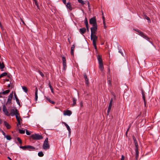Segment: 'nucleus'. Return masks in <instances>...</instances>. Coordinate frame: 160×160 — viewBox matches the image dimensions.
Segmentation results:
<instances>
[{"label":"nucleus","instance_id":"obj_53","mask_svg":"<svg viewBox=\"0 0 160 160\" xmlns=\"http://www.w3.org/2000/svg\"><path fill=\"white\" fill-rule=\"evenodd\" d=\"M17 121H20V120H22V119L20 117L19 118H18L17 119Z\"/></svg>","mask_w":160,"mask_h":160},{"label":"nucleus","instance_id":"obj_15","mask_svg":"<svg viewBox=\"0 0 160 160\" xmlns=\"http://www.w3.org/2000/svg\"><path fill=\"white\" fill-rule=\"evenodd\" d=\"M97 59L98 60L99 64L102 63L103 62L102 59L101 55H98L97 56Z\"/></svg>","mask_w":160,"mask_h":160},{"label":"nucleus","instance_id":"obj_45","mask_svg":"<svg viewBox=\"0 0 160 160\" xmlns=\"http://www.w3.org/2000/svg\"><path fill=\"white\" fill-rule=\"evenodd\" d=\"M16 112L17 113V114L15 115V116H16V118L17 119V118H19L18 116L19 115V112Z\"/></svg>","mask_w":160,"mask_h":160},{"label":"nucleus","instance_id":"obj_25","mask_svg":"<svg viewBox=\"0 0 160 160\" xmlns=\"http://www.w3.org/2000/svg\"><path fill=\"white\" fill-rule=\"evenodd\" d=\"M99 64V68L101 71H102L103 70L104 67L103 66V64L102 63Z\"/></svg>","mask_w":160,"mask_h":160},{"label":"nucleus","instance_id":"obj_26","mask_svg":"<svg viewBox=\"0 0 160 160\" xmlns=\"http://www.w3.org/2000/svg\"><path fill=\"white\" fill-rule=\"evenodd\" d=\"M72 100H73V103H72V106H74L76 104V102H77V100L74 98H72Z\"/></svg>","mask_w":160,"mask_h":160},{"label":"nucleus","instance_id":"obj_11","mask_svg":"<svg viewBox=\"0 0 160 160\" xmlns=\"http://www.w3.org/2000/svg\"><path fill=\"white\" fill-rule=\"evenodd\" d=\"M26 149H28L29 151L35 150V148L32 146L30 145H26Z\"/></svg>","mask_w":160,"mask_h":160},{"label":"nucleus","instance_id":"obj_5","mask_svg":"<svg viewBox=\"0 0 160 160\" xmlns=\"http://www.w3.org/2000/svg\"><path fill=\"white\" fill-rule=\"evenodd\" d=\"M98 26H95L94 25V26H92L90 28L91 31V35L92 34H95L96 32L97 31V29H98Z\"/></svg>","mask_w":160,"mask_h":160},{"label":"nucleus","instance_id":"obj_48","mask_svg":"<svg viewBox=\"0 0 160 160\" xmlns=\"http://www.w3.org/2000/svg\"><path fill=\"white\" fill-rule=\"evenodd\" d=\"M13 92H12V93H11L10 95H9L8 97L12 98V96H13Z\"/></svg>","mask_w":160,"mask_h":160},{"label":"nucleus","instance_id":"obj_2","mask_svg":"<svg viewBox=\"0 0 160 160\" xmlns=\"http://www.w3.org/2000/svg\"><path fill=\"white\" fill-rule=\"evenodd\" d=\"M42 148L44 150H47L50 148V146L48 144V138H46L43 143Z\"/></svg>","mask_w":160,"mask_h":160},{"label":"nucleus","instance_id":"obj_56","mask_svg":"<svg viewBox=\"0 0 160 160\" xmlns=\"http://www.w3.org/2000/svg\"><path fill=\"white\" fill-rule=\"evenodd\" d=\"M132 138H133V141L135 140H136V138H135V137H134V135H133L132 136Z\"/></svg>","mask_w":160,"mask_h":160},{"label":"nucleus","instance_id":"obj_28","mask_svg":"<svg viewBox=\"0 0 160 160\" xmlns=\"http://www.w3.org/2000/svg\"><path fill=\"white\" fill-rule=\"evenodd\" d=\"M144 17L145 19L148 20V22L149 23L151 22V20L149 17H148L146 15H145Z\"/></svg>","mask_w":160,"mask_h":160},{"label":"nucleus","instance_id":"obj_21","mask_svg":"<svg viewBox=\"0 0 160 160\" xmlns=\"http://www.w3.org/2000/svg\"><path fill=\"white\" fill-rule=\"evenodd\" d=\"M112 79L110 78H108V83L109 85V86L111 87L112 86V84L111 83Z\"/></svg>","mask_w":160,"mask_h":160},{"label":"nucleus","instance_id":"obj_4","mask_svg":"<svg viewBox=\"0 0 160 160\" xmlns=\"http://www.w3.org/2000/svg\"><path fill=\"white\" fill-rule=\"evenodd\" d=\"M89 23L92 25V26H97V20L95 17H93L89 20Z\"/></svg>","mask_w":160,"mask_h":160},{"label":"nucleus","instance_id":"obj_3","mask_svg":"<svg viewBox=\"0 0 160 160\" xmlns=\"http://www.w3.org/2000/svg\"><path fill=\"white\" fill-rule=\"evenodd\" d=\"M31 137L33 140H41L43 138L41 135L38 134H33L31 136Z\"/></svg>","mask_w":160,"mask_h":160},{"label":"nucleus","instance_id":"obj_30","mask_svg":"<svg viewBox=\"0 0 160 160\" xmlns=\"http://www.w3.org/2000/svg\"><path fill=\"white\" fill-rule=\"evenodd\" d=\"M12 99V98L9 97H8V99L7 103H8L9 104H11L12 103V102H11Z\"/></svg>","mask_w":160,"mask_h":160},{"label":"nucleus","instance_id":"obj_1","mask_svg":"<svg viewBox=\"0 0 160 160\" xmlns=\"http://www.w3.org/2000/svg\"><path fill=\"white\" fill-rule=\"evenodd\" d=\"M136 32H138L139 33V35L141 36L142 37L144 38V39L148 41L149 42L153 45V43L152 42V38H149L148 36L142 32L140 31L138 29H136L135 28L133 29Z\"/></svg>","mask_w":160,"mask_h":160},{"label":"nucleus","instance_id":"obj_64","mask_svg":"<svg viewBox=\"0 0 160 160\" xmlns=\"http://www.w3.org/2000/svg\"><path fill=\"white\" fill-rule=\"evenodd\" d=\"M103 25L105 24V21H103Z\"/></svg>","mask_w":160,"mask_h":160},{"label":"nucleus","instance_id":"obj_29","mask_svg":"<svg viewBox=\"0 0 160 160\" xmlns=\"http://www.w3.org/2000/svg\"><path fill=\"white\" fill-rule=\"evenodd\" d=\"M46 99L50 103H52V104H54L55 103V102H54L53 101H51L50 100V98H47Z\"/></svg>","mask_w":160,"mask_h":160},{"label":"nucleus","instance_id":"obj_6","mask_svg":"<svg viewBox=\"0 0 160 160\" xmlns=\"http://www.w3.org/2000/svg\"><path fill=\"white\" fill-rule=\"evenodd\" d=\"M62 65L63 66V69L64 70H66L67 68L66 62V58L65 57L62 56Z\"/></svg>","mask_w":160,"mask_h":160},{"label":"nucleus","instance_id":"obj_39","mask_svg":"<svg viewBox=\"0 0 160 160\" xmlns=\"http://www.w3.org/2000/svg\"><path fill=\"white\" fill-rule=\"evenodd\" d=\"M17 140L19 142V143L21 144H22V141L21 139L19 138V137H18L17 138Z\"/></svg>","mask_w":160,"mask_h":160},{"label":"nucleus","instance_id":"obj_46","mask_svg":"<svg viewBox=\"0 0 160 160\" xmlns=\"http://www.w3.org/2000/svg\"><path fill=\"white\" fill-rule=\"evenodd\" d=\"M111 108H108V110H107V115H109V112L110 111Z\"/></svg>","mask_w":160,"mask_h":160},{"label":"nucleus","instance_id":"obj_13","mask_svg":"<svg viewBox=\"0 0 160 160\" xmlns=\"http://www.w3.org/2000/svg\"><path fill=\"white\" fill-rule=\"evenodd\" d=\"M141 92H142V98L144 101V105L145 106H146V102L145 99V96L144 95V92L143 90L142 89H141Z\"/></svg>","mask_w":160,"mask_h":160},{"label":"nucleus","instance_id":"obj_17","mask_svg":"<svg viewBox=\"0 0 160 160\" xmlns=\"http://www.w3.org/2000/svg\"><path fill=\"white\" fill-rule=\"evenodd\" d=\"M75 48V45L73 44L72 45L71 48V53L72 55H74V50Z\"/></svg>","mask_w":160,"mask_h":160},{"label":"nucleus","instance_id":"obj_34","mask_svg":"<svg viewBox=\"0 0 160 160\" xmlns=\"http://www.w3.org/2000/svg\"><path fill=\"white\" fill-rule=\"evenodd\" d=\"M78 2L81 4L82 5H84L85 4V2L82 0H78Z\"/></svg>","mask_w":160,"mask_h":160},{"label":"nucleus","instance_id":"obj_24","mask_svg":"<svg viewBox=\"0 0 160 160\" xmlns=\"http://www.w3.org/2000/svg\"><path fill=\"white\" fill-rule=\"evenodd\" d=\"M134 142L135 144V149H138V144L137 142V140H135L134 141Z\"/></svg>","mask_w":160,"mask_h":160},{"label":"nucleus","instance_id":"obj_7","mask_svg":"<svg viewBox=\"0 0 160 160\" xmlns=\"http://www.w3.org/2000/svg\"><path fill=\"white\" fill-rule=\"evenodd\" d=\"M2 110L3 112H4L5 115L8 116H10V114L9 113V112L8 111L5 105H3Z\"/></svg>","mask_w":160,"mask_h":160},{"label":"nucleus","instance_id":"obj_58","mask_svg":"<svg viewBox=\"0 0 160 160\" xmlns=\"http://www.w3.org/2000/svg\"><path fill=\"white\" fill-rule=\"evenodd\" d=\"M112 102H113V99H112V98L110 101V102L112 103Z\"/></svg>","mask_w":160,"mask_h":160},{"label":"nucleus","instance_id":"obj_55","mask_svg":"<svg viewBox=\"0 0 160 160\" xmlns=\"http://www.w3.org/2000/svg\"><path fill=\"white\" fill-rule=\"evenodd\" d=\"M87 30L88 32L89 31V26H86Z\"/></svg>","mask_w":160,"mask_h":160},{"label":"nucleus","instance_id":"obj_12","mask_svg":"<svg viewBox=\"0 0 160 160\" xmlns=\"http://www.w3.org/2000/svg\"><path fill=\"white\" fill-rule=\"evenodd\" d=\"M72 113V112L71 111L69 110H67L64 111L63 114L64 115L70 116L71 115Z\"/></svg>","mask_w":160,"mask_h":160},{"label":"nucleus","instance_id":"obj_32","mask_svg":"<svg viewBox=\"0 0 160 160\" xmlns=\"http://www.w3.org/2000/svg\"><path fill=\"white\" fill-rule=\"evenodd\" d=\"M84 23H85V24L86 25V26H88V21L87 19L86 18H85Z\"/></svg>","mask_w":160,"mask_h":160},{"label":"nucleus","instance_id":"obj_37","mask_svg":"<svg viewBox=\"0 0 160 160\" xmlns=\"http://www.w3.org/2000/svg\"><path fill=\"white\" fill-rule=\"evenodd\" d=\"M96 41H92V42H93V45L94 46V47L96 49H97V46H96Z\"/></svg>","mask_w":160,"mask_h":160},{"label":"nucleus","instance_id":"obj_8","mask_svg":"<svg viewBox=\"0 0 160 160\" xmlns=\"http://www.w3.org/2000/svg\"><path fill=\"white\" fill-rule=\"evenodd\" d=\"M18 112V111L17 109L14 110L13 109H11L10 110V115L12 116H13L17 114V112Z\"/></svg>","mask_w":160,"mask_h":160},{"label":"nucleus","instance_id":"obj_40","mask_svg":"<svg viewBox=\"0 0 160 160\" xmlns=\"http://www.w3.org/2000/svg\"><path fill=\"white\" fill-rule=\"evenodd\" d=\"M19 132L21 134H24L25 132V130H22V129H19Z\"/></svg>","mask_w":160,"mask_h":160},{"label":"nucleus","instance_id":"obj_22","mask_svg":"<svg viewBox=\"0 0 160 160\" xmlns=\"http://www.w3.org/2000/svg\"><path fill=\"white\" fill-rule=\"evenodd\" d=\"M135 151L136 152L135 158H136V160H137L138 159V153H139L138 149H135Z\"/></svg>","mask_w":160,"mask_h":160},{"label":"nucleus","instance_id":"obj_31","mask_svg":"<svg viewBox=\"0 0 160 160\" xmlns=\"http://www.w3.org/2000/svg\"><path fill=\"white\" fill-rule=\"evenodd\" d=\"M38 156L40 157H42L44 156V154L42 152H40L38 153Z\"/></svg>","mask_w":160,"mask_h":160},{"label":"nucleus","instance_id":"obj_20","mask_svg":"<svg viewBox=\"0 0 160 160\" xmlns=\"http://www.w3.org/2000/svg\"><path fill=\"white\" fill-rule=\"evenodd\" d=\"M67 7L70 10H71L72 9V7L71 4V3L69 2H68L67 4H66Z\"/></svg>","mask_w":160,"mask_h":160},{"label":"nucleus","instance_id":"obj_16","mask_svg":"<svg viewBox=\"0 0 160 160\" xmlns=\"http://www.w3.org/2000/svg\"><path fill=\"white\" fill-rule=\"evenodd\" d=\"M86 32V29L84 28H80L79 29V32L82 34Z\"/></svg>","mask_w":160,"mask_h":160},{"label":"nucleus","instance_id":"obj_18","mask_svg":"<svg viewBox=\"0 0 160 160\" xmlns=\"http://www.w3.org/2000/svg\"><path fill=\"white\" fill-rule=\"evenodd\" d=\"M38 88L37 87H36L35 91V99L36 101H37V100L38 98Z\"/></svg>","mask_w":160,"mask_h":160},{"label":"nucleus","instance_id":"obj_51","mask_svg":"<svg viewBox=\"0 0 160 160\" xmlns=\"http://www.w3.org/2000/svg\"><path fill=\"white\" fill-rule=\"evenodd\" d=\"M18 123L17 124V126H18L19 125H20L21 124L20 121H18Z\"/></svg>","mask_w":160,"mask_h":160},{"label":"nucleus","instance_id":"obj_14","mask_svg":"<svg viewBox=\"0 0 160 160\" xmlns=\"http://www.w3.org/2000/svg\"><path fill=\"white\" fill-rule=\"evenodd\" d=\"M83 76L85 81V83L87 85H88L89 84V82L87 75L85 73H84Z\"/></svg>","mask_w":160,"mask_h":160},{"label":"nucleus","instance_id":"obj_62","mask_svg":"<svg viewBox=\"0 0 160 160\" xmlns=\"http://www.w3.org/2000/svg\"><path fill=\"white\" fill-rule=\"evenodd\" d=\"M131 124H130L129 125V126H128V128H129V129H130L131 126Z\"/></svg>","mask_w":160,"mask_h":160},{"label":"nucleus","instance_id":"obj_52","mask_svg":"<svg viewBox=\"0 0 160 160\" xmlns=\"http://www.w3.org/2000/svg\"><path fill=\"white\" fill-rule=\"evenodd\" d=\"M48 85H49V86L50 88H52V86L51 85L50 82H49L48 83Z\"/></svg>","mask_w":160,"mask_h":160},{"label":"nucleus","instance_id":"obj_42","mask_svg":"<svg viewBox=\"0 0 160 160\" xmlns=\"http://www.w3.org/2000/svg\"><path fill=\"white\" fill-rule=\"evenodd\" d=\"M118 52L120 53L123 56H124L123 53L121 49L118 48Z\"/></svg>","mask_w":160,"mask_h":160},{"label":"nucleus","instance_id":"obj_36","mask_svg":"<svg viewBox=\"0 0 160 160\" xmlns=\"http://www.w3.org/2000/svg\"><path fill=\"white\" fill-rule=\"evenodd\" d=\"M9 92L10 90H7L2 92V93L3 94H5L9 93Z\"/></svg>","mask_w":160,"mask_h":160},{"label":"nucleus","instance_id":"obj_60","mask_svg":"<svg viewBox=\"0 0 160 160\" xmlns=\"http://www.w3.org/2000/svg\"><path fill=\"white\" fill-rule=\"evenodd\" d=\"M8 159H9V160H12V159H11L9 157H8Z\"/></svg>","mask_w":160,"mask_h":160},{"label":"nucleus","instance_id":"obj_23","mask_svg":"<svg viewBox=\"0 0 160 160\" xmlns=\"http://www.w3.org/2000/svg\"><path fill=\"white\" fill-rule=\"evenodd\" d=\"M4 124L5 126L7 127L8 129H9L10 128V125L6 121H4Z\"/></svg>","mask_w":160,"mask_h":160},{"label":"nucleus","instance_id":"obj_19","mask_svg":"<svg viewBox=\"0 0 160 160\" xmlns=\"http://www.w3.org/2000/svg\"><path fill=\"white\" fill-rule=\"evenodd\" d=\"M14 95L17 104L20 106V103L19 102V99L18 98L17 96L15 93H14Z\"/></svg>","mask_w":160,"mask_h":160},{"label":"nucleus","instance_id":"obj_47","mask_svg":"<svg viewBox=\"0 0 160 160\" xmlns=\"http://www.w3.org/2000/svg\"><path fill=\"white\" fill-rule=\"evenodd\" d=\"M26 133L28 135H29L31 134L30 132H29L27 130H26Z\"/></svg>","mask_w":160,"mask_h":160},{"label":"nucleus","instance_id":"obj_41","mask_svg":"<svg viewBox=\"0 0 160 160\" xmlns=\"http://www.w3.org/2000/svg\"><path fill=\"white\" fill-rule=\"evenodd\" d=\"M38 72L42 78L44 77V74L40 70H38Z\"/></svg>","mask_w":160,"mask_h":160},{"label":"nucleus","instance_id":"obj_59","mask_svg":"<svg viewBox=\"0 0 160 160\" xmlns=\"http://www.w3.org/2000/svg\"><path fill=\"white\" fill-rule=\"evenodd\" d=\"M2 122V121L1 119L0 118V125H1Z\"/></svg>","mask_w":160,"mask_h":160},{"label":"nucleus","instance_id":"obj_63","mask_svg":"<svg viewBox=\"0 0 160 160\" xmlns=\"http://www.w3.org/2000/svg\"><path fill=\"white\" fill-rule=\"evenodd\" d=\"M102 19H103V21H105V18L104 17H102Z\"/></svg>","mask_w":160,"mask_h":160},{"label":"nucleus","instance_id":"obj_49","mask_svg":"<svg viewBox=\"0 0 160 160\" xmlns=\"http://www.w3.org/2000/svg\"><path fill=\"white\" fill-rule=\"evenodd\" d=\"M112 103L109 102V105L108 108H111V107L112 106Z\"/></svg>","mask_w":160,"mask_h":160},{"label":"nucleus","instance_id":"obj_43","mask_svg":"<svg viewBox=\"0 0 160 160\" xmlns=\"http://www.w3.org/2000/svg\"><path fill=\"white\" fill-rule=\"evenodd\" d=\"M33 1L34 2L35 5L37 6L38 7V2L37 1V0H33Z\"/></svg>","mask_w":160,"mask_h":160},{"label":"nucleus","instance_id":"obj_61","mask_svg":"<svg viewBox=\"0 0 160 160\" xmlns=\"http://www.w3.org/2000/svg\"><path fill=\"white\" fill-rule=\"evenodd\" d=\"M104 28L105 29H106V28H107V26H106L105 25V24L104 25Z\"/></svg>","mask_w":160,"mask_h":160},{"label":"nucleus","instance_id":"obj_38","mask_svg":"<svg viewBox=\"0 0 160 160\" xmlns=\"http://www.w3.org/2000/svg\"><path fill=\"white\" fill-rule=\"evenodd\" d=\"M5 137L8 140H11L12 139L11 136L9 135H7L5 136Z\"/></svg>","mask_w":160,"mask_h":160},{"label":"nucleus","instance_id":"obj_9","mask_svg":"<svg viewBox=\"0 0 160 160\" xmlns=\"http://www.w3.org/2000/svg\"><path fill=\"white\" fill-rule=\"evenodd\" d=\"M98 39V37L96 34L91 35V39L92 41H96Z\"/></svg>","mask_w":160,"mask_h":160},{"label":"nucleus","instance_id":"obj_10","mask_svg":"<svg viewBox=\"0 0 160 160\" xmlns=\"http://www.w3.org/2000/svg\"><path fill=\"white\" fill-rule=\"evenodd\" d=\"M62 123L64 124V125L66 127L67 130L68 131L69 133V134H71V129L69 127V126L65 122H62Z\"/></svg>","mask_w":160,"mask_h":160},{"label":"nucleus","instance_id":"obj_33","mask_svg":"<svg viewBox=\"0 0 160 160\" xmlns=\"http://www.w3.org/2000/svg\"><path fill=\"white\" fill-rule=\"evenodd\" d=\"M19 148H20L24 150H26V145L24 146H19Z\"/></svg>","mask_w":160,"mask_h":160},{"label":"nucleus","instance_id":"obj_50","mask_svg":"<svg viewBox=\"0 0 160 160\" xmlns=\"http://www.w3.org/2000/svg\"><path fill=\"white\" fill-rule=\"evenodd\" d=\"M124 160V156L123 155H122L121 157V160Z\"/></svg>","mask_w":160,"mask_h":160},{"label":"nucleus","instance_id":"obj_57","mask_svg":"<svg viewBox=\"0 0 160 160\" xmlns=\"http://www.w3.org/2000/svg\"><path fill=\"white\" fill-rule=\"evenodd\" d=\"M50 88L51 91L52 92V93H53V89L52 88Z\"/></svg>","mask_w":160,"mask_h":160},{"label":"nucleus","instance_id":"obj_35","mask_svg":"<svg viewBox=\"0 0 160 160\" xmlns=\"http://www.w3.org/2000/svg\"><path fill=\"white\" fill-rule=\"evenodd\" d=\"M22 89L25 92H28V89L25 86H23L22 87Z\"/></svg>","mask_w":160,"mask_h":160},{"label":"nucleus","instance_id":"obj_27","mask_svg":"<svg viewBox=\"0 0 160 160\" xmlns=\"http://www.w3.org/2000/svg\"><path fill=\"white\" fill-rule=\"evenodd\" d=\"M8 75V73L6 72H4L2 74H1L0 75V78H2L4 76H5Z\"/></svg>","mask_w":160,"mask_h":160},{"label":"nucleus","instance_id":"obj_54","mask_svg":"<svg viewBox=\"0 0 160 160\" xmlns=\"http://www.w3.org/2000/svg\"><path fill=\"white\" fill-rule=\"evenodd\" d=\"M62 1L63 2V3L65 4H66V0H62Z\"/></svg>","mask_w":160,"mask_h":160},{"label":"nucleus","instance_id":"obj_44","mask_svg":"<svg viewBox=\"0 0 160 160\" xmlns=\"http://www.w3.org/2000/svg\"><path fill=\"white\" fill-rule=\"evenodd\" d=\"M0 131L2 133V134L5 137V136H6L5 133L2 129L0 130Z\"/></svg>","mask_w":160,"mask_h":160}]
</instances>
